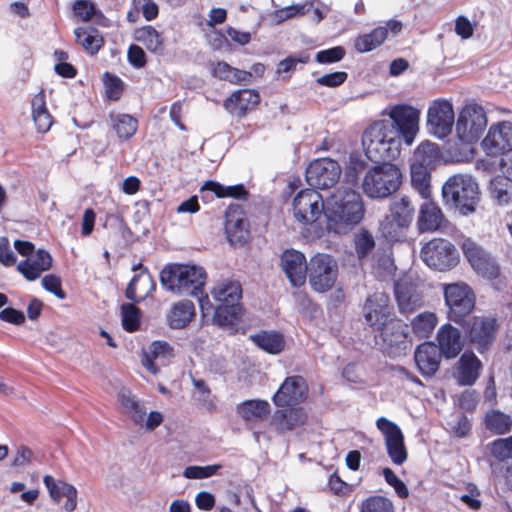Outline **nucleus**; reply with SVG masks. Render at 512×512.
<instances>
[{
  "label": "nucleus",
  "instance_id": "1",
  "mask_svg": "<svg viewBox=\"0 0 512 512\" xmlns=\"http://www.w3.org/2000/svg\"><path fill=\"white\" fill-rule=\"evenodd\" d=\"M389 298L385 293L371 295L364 306L366 321L380 329V337L390 354L398 355L409 345L407 326L390 318Z\"/></svg>",
  "mask_w": 512,
  "mask_h": 512
},
{
  "label": "nucleus",
  "instance_id": "2",
  "mask_svg": "<svg viewBox=\"0 0 512 512\" xmlns=\"http://www.w3.org/2000/svg\"><path fill=\"white\" fill-rule=\"evenodd\" d=\"M327 228L341 234L359 224L365 215L362 196L346 187L337 188L325 201Z\"/></svg>",
  "mask_w": 512,
  "mask_h": 512
},
{
  "label": "nucleus",
  "instance_id": "3",
  "mask_svg": "<svg viewBox=\"0 0 512 512\" xmlns=\"http://www.w3.org/2000/svg\"><path fill=\"white\" fill-rule=\"evenodd\" d=\"M401 143L397 130L388 120L374 122L362 136L365 154L373 162L396 159L400 155Z\"/></svg>",
  "mask_w": 512,
  "mask_h": 512
},
{
  "label": "nucleus",
  "instance_id": "4",
  "mask_svg": "<svg viewBox=\"0 0 512 512\" xmlns=\"http://www.w3.org/2000/svg\"><path fill=\"white\" fill-rule=\"evenodd\" d=\"M203 267L189 264H171L160 273V282L167 290L179 294L197 296L206 282Z\"/></svg>",
  "mask_w": 512,
  "mask_h": 512
},
{
  "label": "nucleus",
  "instance_id": "5",
  "mask_svg": "<svg viewBox=\"0 0 512 512\" xmlns=\"http://www.w3.org/2000/svg\"><path fill=\"white\" fill-rule=\"evenodd\" d=\"M442 197L446 205L462 215H469L475 211L479 199L478 184L468 174L452 175L442 186Z\"/></svg>",
  "mask_w": 512,
  "mask_h": 512
},
{
  "label": "nucleus",
  "instance_id": "6",
  "mask_svg": "<svg viewBox=\"0 0 512 512\" xmlns=\"http://www.w3.org/2000/svg\"><path fill=\"white\" fill-rule=\"evenodd\" d=\"M211 294L219 303L215 308L213 322L221 327L236 324L242 315V307L239 303L242 296L240 283L234 280H223L214 286Z\"/></svg>",
  "mask_w": 512,
  "mask_h": 512
},
{
  "label": "nucleus",
  "instance_id": "7",
  "mask_svg": "<svg viewBox=\"0 0 512 512\" xmlns=\"http://www.w3.org/2000/svg\"><path fill=\"white\" fill-rule=\"evenodd\" d=\"M401 171L385 162L369 168L362 179V190L371 199H384L395 193L401 184Z\"/></svg>",
  "mask_w": 512,
  "mask_h": 512
},
{
  "label": "nucleus",
  "instance_id": "8",
  "mask_svg": "<svg viewBox=\"0 0 512 512\" xmlns=\"http://www.w3.org/2000/svg\"><path fill=\"white\" fill-rule=\"evenodd\" d=\"M325 209V202L315 189L301 190L293 200L294 217L299 223L310 227L307 231L312 238L322 235L316 222L322 214L325 215Z\"/></svg>",
  "mask_w": 512,
  "mask_h": 512
},
{
  "label": "nucleus",
  "instance_id": "9",
  "mask_svg": "<svg viewBox=\"0 0 512 512\" xmlns=\"http://www.w3.org/2000/svg\"><path fill=\"white\" fill-rule=\"evenodd\" d=\"M414 214L415 208L408 197L394 198L390 202L389 214L380 222L382 235L390 241L397 240L402 231L410 226Z\"/></svg>",
  "mask_w": 512,
  "mask_h": 512
},
{
  "label": "nucleus",
  "instance_id": "10",
  "mask_svg": "<svg viewBox=\"0 0 512 512\" xmlns=\"http://www.w3.org/2000/svg\"><path fill=\"white\" fill-rule=\"evenodd\" d=\"M306 276L311 288L318 293L330 290L338 276V265L335 259L324 253L314 255L308 262Z\"/></svg>",
  "mask_w": 512,
  "mask_h": 512
},
{
  "label": "nucleus",
  "instance_id": "11",
  "mask_svg": "<svg viewBox=\"0 0 512 512\" xmlns=\"http://www.w3.org/2000/svg\"><path fill=\"white\" fill-rule=\"evenodd\" d=\"M421 259L432 269L447 271L457 265L458 253L450 241L435 238L422 247Z\"/></svg>",
  "mask_w": 512,
  "mask_h": 512
},
{
  "label": "nucleus",
  "instance_id": "12",
  "mask_svg": "<svg viewBox=\"0 0 512 512\" xmlns=\"http://www.w3.org/2000/svg\"><path fill=\"white\" fill-rule=\"evenodd\" d=\"M387 115L390 124L397 130L399 139L409 146L412 145L419 132L420 110L408 104H397L390 107Z\"/></svg>",
  "mask_w": 512,
  "mask_h": 512
},
{
  "label": "nucleus",
  "instance_id": "13",
  "mask_svg": "<svg viewBox=\"0 0 512 512\" xmlns=\"http://www.w3.org/2000/svg\"><path fill=\"white\" fill-rule=\"evenodd\" d=\"M487 126V118L481 106L466 105L460 112L456 122V132L463 142L476 141Z\"/></svg>",
  "mask_w": 512,
  "mask_h": 512
},
{
  "label": "nucleus",
  "instance_id": "14",
  "mask_svg": "<svg viewBox=\"0 0 512 512\" xmlns=\"http://www.w3.org/2000/svg\"><path fill=\"white\" fill-rule=\"evenodd\" d=\"M446 305L449 307L450 318L459 322L474 307V294L467 284L457 282L443 285Z\"/></svg>",
  "mask_w": 512,
  "mask_h": 512
},
{
  "label": "nucleus",
  "instance_id": "15",
  "mask_svg": "<svg viewBox=\"0 0 512 512\" xmlns=\"http://www.w3.org/2000/svg\"><path fill=\"white\" fill-rule=\"evenodd\" d=\"M376 427L384 437L387 454L395 465H402L408 458L404 435L400 427L385 417L376 421Z\"/></svg>",
  "mask_w": 512,
  "mask_h": 512
},
{
  "label": "nucleus",
  "instance_id": "16",
  "mask_svg": "<svg viewBox=\"0 0 512 512\" xmlns=\"http://www.w3.org/2000/svg\"><path fill=\"white\" fill-rule=\"evenodd\" d=\"M340 175V165L330 158L317 159L306 169V181L315 190L332 187L338 182Z\"/></svg>",
  "mask_w": 512,
  "mask_h": 512
},
{
  "label": "nucleus",
  "instance_id": "17",
  "mask_svg": "<svg viewBox=\"0 0 512 512\" xmlns=\"http://www.w3.org/2000/svg\"><path fill=\"white\" fill-rule=\"evenodd\" d=\"M455 114L452 104L445 99L435 100L427 111V127L437 138H445L452 131Z\"/></svg>",
  "mask_w": 512,
  "mask_h": 512
},
{
  "label": "nucleus",
  "instance_id": "18",
  "mask_svg": "<svg viewBox=\"0 0 512 512\" xmlns=\"http://www.w3.org/2000/svg\"><path fill=\"white\" fill-rule=\"evenodd\" d=\"M308 394V386L302 376L287 377L273 396V402L278 407L297 406Z\"/></svg>",
  "mask_w": 512,
  "mask_h": 512
},
{
  "label": "nucleus",
  "instance_id": "19",
  "mask_svg": "<svg viewBox=\"0 0 512 512\" xmlns=\"http://www.w3.org/2000/svg\"><path fill=\"white\" fill-rule=\"evenodd\" d=\"M482 148L488 155L503 154L512 149V122L504 121L491 126L482 141Z\"/></svg>",
  "mask_w": 512,
  "mask_h": 512
},
{
  "label": "nucleus",
  "instance_id": "20",
  "mask_svg": "<svg viewBox=\"0 0 512 512\" xmlns=\"http://www.w3.org/2000/svg\"><path fill=\"white\" fill-rule=\"evenodd\" d=\"M281 268L293 286L299 287L305 283L308 262L303 253L294 249L285 250L281 255Z\"/></svg>",
  "mask_w": 512,
  "mask_h": 512
},
{
  "label": "nucleus",
  "instance_id": "21",
  "mask_svg": "<svg viewBox=\"0 0 512 512\" xmlns=\"http://www.w3.org/2000/svg\"><path fill=\"white\" fill-rule=\"evenodd\" d=\"M174 357L173 348L165 341H154L142 353L141 363L153 375L158 374L160 366L167 365Z\"/></svg>",
  "mask_w": 512,
  "mask_h": 512
},
{
  "label": "nucleus",
  "instance_id": "22",
  "mask_svg": "<svg viewBox=\"0 0 512 512\" xmlns=\"http://www.w3.org/2000/svg\"><path fill=\"white\" fill-rule=\"evenodd\" d=\"M43 482L49 492L50 497L59 503L62 497L66 498L63 508L67 512H73L77 507V489L67 482L55 480L52 476L46 475Z\"/></svg>",
  "mask_w": 512,
  "mask_h": 512
},
{
  "label": "nucleus",
  "instance_id": "23",
  "mask_svg": "<svg viewBox=\"0 0 512 512\" xmlns=\"http://www.w3.org/2000/svg\"><path fill=\"white\" fill-rule=\"evenodd\" d=\"M307 422V414L301 407L288 406L287 408L277 410L272 418V425L275 429L284 433L292 431Z\"/></svg>",
  "mask_w": 512,
  "mask_h": 512
},
{
  "label": "nucleus",
  "instance_id": "24",
  "mask_svg": "<svg viewBox=\"0 0 512 512\" xmlns=\"http://www.w3.org/2000/svg\"><path fill=\"white\" fill-rule=\"evenodd\" d=\"M441 355L438 347L431 342L419 345L414 359L420 373L424 376L434 375L439 369Z\"/></svg>",
  "mask_w": 512,
  "mask_h": 512
},
{
  "label": "nucleus",
  "instance_id": "25",
  "mask_svg": "<svg viewBox=\"0 0 512 512\" xmlns=\"http://www.w3.org/2000/svg\"><path fill=\"white\" fill-rule=\"evenodd\" d=\"M133 270H139V273L134 275L128 284L126 297L132 301L138 302L144 300L155 290V282L141 264L134 266Z\"/></svg>",
  "mask_w": 512,
  "mask_h": 512
},
{
  "label": "nucleus",
  "instance_id": "26",
  "mask_svg": "<svg viewBox=\"0 0 512 512\" xmlns=\"http://www.w3.org/2000/svg\"><path fill=\"white\" fill-rule=\"evenodd\" d=\"M52 266V257L45 250H38L29 257L21 261L17 269L29 281L36 280L40 275L50 269Z\"/></svg>",
  "mask_w": 512,
  "mask_h": 512
},
{
  "label": "nucleus",
  "instance_id": "27",
  "mask_svg": "<svg viewBox=\"0 0 512 512\" xmlns=\"http://www.w3.org/2000/svg\"><path fill=\"white\" fill-rule=\"evenodd\" d=\"M497 329L493 318H475L470 328V339L479 352H483L494 340Z\"/></svg>",
  "mask_w": 512,
  "mask_h": 512
},
{
  "label": "nucleus",
  "instance_id": "28",
  "mask_svg": "<svg viewBox=\"0 0 512 512\" xmlns=\"http://www.w3.org/2000/svg\"><path fill=\"white\" fill-rule=\"evenodd\" d=\"M260 101V96L255 90L242 89L234 92L224 102L225 109L232 115L243 117L253 109Z\"/></svg>",
  "mask_w": 512,
  "mask_h": 512
},
{
  "label": "nucleus",
  "instance_id": "29",
  "mask_svg": "<svg viewBox=\"0 0 512 512\" xmlns=\"http://www.w3.org/2000/svg\"><path fill=\"white\" fill-rule=\"evenodd\" d=\"M395 296L402 312H412L422 305V294L418 287L406 279L396 282Z\"/></svg>",
  "mask_w": 512,
  "mask_h": 512
},
{
  "label": "nucleus",
  "instance_id": "30",
  "mask_svg": "<svg viewBox=\"0 0 512 512\" xmlns=\"http://www.w3.org/2000/svg\"><path fill=\"white\" fill-rule=\"evenodd\" d=\"M439 352L446 358H455L462 350L460 331L450 324L442 326L437 333Z\"/></svg>",
  "mask_w": 512,
  "mask_h": 512
},
{
  "label": "nucleus",
  "instance_id": "31",
  "mask_svg": "<svg viewBox=\"0 0 512 512\" xmlns=\"http://www.w3.org/2000/svg\"><path fill=\"white\" fill-rule=\"evenodd\" d=\"M225 231L233 245L243 244L248 238L247 222L242 211L229 209L226 213Z\"/></svg>",
  "mask_w": 512,
  "mask_h": 512
},
{
  "label": "nucleus",
  "instance_id": "32",
  "mask_svg": "<svg viewBox=\"0 0 512 512\" xmlns=\"http://www.w3.org/2000/svg\"><path fill=\"white\" fill-rule=\"evenodd\" d=\"M481 368L482 363L474 353H463L456 368L458 383L461 385L474 384L480 375Z\"/></svg>",
  "mask_w": 512,
  "mask_h": 512
},
{
  "label": "nucleus",
  "instance_id": "33",
  "mask_svg": "<svg viewBox=\"0 0 512 512\" xmlns=\"http://www.w3.org/2000/svg\"><path fill=\"white\" fill-rule=\"evenodd\" d=\"M446 219L442 210L431 201L423 203L418 217V228L421 232H434L445 225Z\"/></svg>",
  "mask_w": 512,
  "mask_h": 512
},
{
  "label": "nucleus",
  "instance_id": "34",
  "mask_svg": "<svg viewBox=\"0 0 512 512\" xmlns=\"http://www.w3.org/2000/svg\"><path fill=\"white\" fill-rule=\"evenodd\" d=\"M237 413L245 422H259L270 414V404L265 400H246L237 406Z\"/></svg>",
  "mask_w": 512,
  "mask_h": 512
},
{
  "label": "nucleus",
  "instance_id": "35",
  "mask_svg": "<svg viewBox=\"0 0 512 512\" xmlns=\"http://www.w3.org/2000/svg\"><path fill=\"white\" fill-rule=\"evenodd\" d=\"M32 118L38 132L45 133L52 126V116L46 106V97L43 90L38 92L31 100Z\"/></svg>",
  "mask_w": 512,
  "mask_h": 512
},
{
  "label": "nucleus",
  "instance_id": "36",
  "mask_svg": "<svg viewBox=\"0 0 512 512\" xmlns=\"http://www.w3.org/2000/svg\"><path fill=\"white\" fill-rule=\"evenodd\" d=\"M195 316V306L190 300L174 304L167 316L168 325L173 329L186 327Z\"/></svg>",
  "mask_w": 512,
  "mask_h": 512
},
{
  "label": "nucleus",
  "instance_id": "37",
  "mask_svg": "<svg viewBox=\"0 0 512 512\" xmlns=\"http://www.w3.org/2000/svg\"><path fill=\"white\" fill-rule=\"evenodd\" d=\"M118 397L121 405L125 409V413L136 425L142 426L146 416V408L144 405L126 389H121L118 393Z\"/></svg>",
  "mask_w": 512,
  "mask_h": 512
},
{
  "label": "nucleus",
  "instance_id": "38",
  "mask_svg": "<svg viewBox=\"0 0 512 512\" xmlns=\"http://www.w3.org/2000/svg\"><path fill=\"white\" fill-rule=\"evenodd\" d=\"M252 341L270 354H279L285 347L284 336L276 331H263L251 336Z\"/></svg>",
  "mask_w": 512,
  "mask_h": 512
},
{
  "label": "nucleus",
  "instance_id": "39",
  "mask_svg": "<svg viewBox=\"0 0 512 512\" xmlns=\"http://www.w3.org/2000/svg\"><path fill=\"white\" fill-rule=\"evenodd\" d=\"M439 149L435 143L422 142L414 151L412 165L433 169L439 160Z\"/></svg>",
  "mask_w": 512,
  "mask_h": 512
},
{
  "label": "nucleus",
  "instance_id": "40",
  "mask_svg": "<svg viewBox=\"0 0 512 512\" xmlns=\"http://www.w3.org/2000/svg\"><path fill=\"white\" fill-rule=\"evenodd\" d=\"M213 75L221 80H226L234 84L248 82L252 77L250 72L236 69L223 61L217 62L214 65Z\"/></svg>",
  "mask_w": 512,
  "mask_h": 512
},
{
  "label": "nucleus",
  "instance_id": "41",
  "mask_svg": "<svg viewBox=\"0 0 512 512\" xmlns=\"http://www.w3.org/2000/svg\"><path fill=\"white\" fill-rule=\"evenodd\" d=\"M135 39L141 42L150 52L158 53L163 49V38L160 33L150 25L137 29Z\"/></svg>",
  "mask_w": 512,
  "mask_h": 512
},
{
  "label": "nucleus",
  "instance_id": "42",
  "mask_svg": "<svg viewBox=\"0 0 512 512\" xmlns=\"http://www.w3.org/2000/svg\"><path fill=\"white\" fill-rule=\"evenodd\" d=\"M387 38L386 27H377L372 32L359 36L355 40V48L358 52H369L380 46Z\"/></svg>",
  "mask_w": 512,
  "mask_h": 512
},
{
  "label": "nucleus",
  "instance_id": "43",
  "mask_svg": "<svg viewBox=\"0 0 512 512\" xmlns=\"http://www.w3.org/2000/svg\"><path fill=\"white\" fill-rule=\"evenodd\" d=\"M76 41L86 51L95 54L103 43L102 36L93 28H77L74 31Z\"/></svg>",
  "mask_w": 512,
  "mask_h": 512
},
{
  "label": "nucleus",
  "instance_id": "44",
  "mask_svg": "<svg viewBox=\"0 0 512 512\" xmlns=\"http://www.w3.org/2000/svg\"><path fill=\"white\" fill-rule=\"evenodd\" d=\"M432 169L411 164V183L422 198H429L431 194L430 179Z\"/></svg>",
  "mask_w": 512,
  "mask_h": 512
},
{
  "label": "nucleus",
  "instance_id": "45",
  "mask_svg": "<svg viewBox=\"0 0 512 512\" xmlns=\"http://www.w3.org/2000/svg\"><path fill=\"white\" fill-rule=\"evenodd\" d=\"M486 428L495 434H505L510 431L512 420L509 415L498 410H492L485 417Z\"/></svg>",
  "mask_w": 512,
  "mask_h": 512
},
{
  "label": "nucleus",
  "instance_id": "46",
  "mask_svg": "<svg viewBox=\"0 0 512 512\" xmlns=\"http://www.w3.org/2000/svg\"><path fill=\"white\" fill-rule=\"evenodd\" d=\"M112 123L118 137L124 140L132 137L138 127L137 120L128 114L112 116Z\"/></svg>",
  "mask_w": 512,
  "mask_h": 512
},
{
  "label": "nucleus",
  "instance_id": "47",
  "mask_svg": "<svg viewBox=\"0 0 512 512\" xmlns=\"http://www.w3.org/2000/svg\"><path fill=\"white\" fill-rule=\"evenodd\" d=\"M202 190L212 191L219 198L233 197L241 199L246 196V190L244 189L243 185L223 186L214 181L205 182L202 186Z\"/></svg>",
  "mask_w": 512,
  "mask_h": 512
},
{
  "label": "nucleus",
  "instance_id": "48",
  "mask_svg": "<svg viewBox=\"0 0 512 512\" xmlns=\"http://www.w3.org/2000/svg\"><path fill=\"white\" fill-rule=\"evenodd\" d=\"M313 1H308L304 4H297L276 10L272 14V19L275 24H280L285 20L295 16H302L307 14L313 8Z\"/></svg>",
  "mask_w": 512,
  "mask_h": 512
},
{
  "label": "nucleus",
  "instance_id": "49",
  "mask_svg": "<svg viewBox=\"0 0 512 512\" xmlns=\"http://www.w3.org/2000/svg\"><path fill=\"white\" fill-rule=\"evenodd\" d=\"M437 319L433 313H422L417 315L412 321L413 332L419 338L428 337L436 325Z\"/></svg>",
  "mask_w": 512,
  "mask_h": 512
},
{
  "label": "nucleus",
  "instance_id": "50",
  "mask_svg": "<svg viewBox=\"0 0 512 512\" xmlns=\"http://www.w3.org/2000/svg\"><path fill=\"white\" fill-rule=\"evenodd\" d=\"M461 249L472 268L479 266V262L488 255L482 247L469 238L463 240Z\"/></svg>",
  "mask_w": 512,
  "mask_h": 512
},
{
  "label": "nucleus",
  "instance_id": "51",
  "mask_svg": "<svg viewBox=\"0 0 512 512\" xmlns=\"http://www.w3.org/2000/svg\"><path fill=\"white\" fill-rule=\"evenodd\" d=\"M360 512H394V506L388 498L372 496L362 502Z\"/></svg>",
  "mask_w": 512,
  "mask_h": 512
},
{
  "label": "nucleus",
  "instance_id": "52",
  "mask_svg": "<svg viewBox=\"0 0 512 512\" xmlns=\"http://www.w3.org/2000/svg\"><path fill=\"white\" fill-rule=\"evenodd\" d=\"M122 325L128 332H134L140 324L139 309L133 304L122 305Z\"/></svg>",
  "mask_w": 512,
  "mask_h": 512
},
{
  "label": "nucleus",
  "instance_id": "53",
  "mask_svg": "<svg viewBox=\"0 0 512 512\" xmlns=\"http://www.w3.org/2000/svg\"><path fill=\"white\" fill-rule=\"evenodd\" d=\"M473 269L479 275L487 279H496L500 274V268L490 254L486 255V257L479 262V266H474Z\"/></svg>",
  "mask_w": 512,
  "mask_h": 512
},
{
  "label": "nucleus",
  "instance_id": "54",
  "mask_svg": "<svg viewBox=\"0 0 512 512\" xmlns=\"http://www.w3.org/2000/svg\"><path fill=\"white\" fill-rule=\"evenodd\" d=\"M508 181L506 177H497L490 182V193L499 204H506L510 200V194L507 189Z\"/></svg>",
  "mask_w": 512,
  "mask_h": 512
},
{
  "label": "nucleus",
  "instance_id": "55",
  "mask_svg": "<svg viewBox=\"0 0 512 512\" xmlns=\"http://www.w3.org/2000/svg\"><path fill=\"white\" fill-rule=\"evenodd\" d=\"M220 468V464L207 466H188L185 468L183 475L188 479H205L217 474Z\"/></svg>",
  "mask_w": 512,
  "mask_h": 512
},
{
  "label": "nucleus",
  "instance_id": "56",
  "mask_svg": "<svg viewBox=\"0 0 512 512\" xmlns=\"http://www.w3.org/2000/svg\"><path fill=\"white\" fill-rule=\"evenodd\" d=\"M74 14L84 22L90 21L97 13L93 2L89 0H77L73 4Z\"/></svg>",
  "mask_w": 512,
  "mask_h": 512
},
{
  "label": "nucleus",
  "instance_id": "57",
  "mask_svg": "<svg viewBox=\"0 0 512 512\" xmlns=\"http://www.w3.org/2000/svg\"><path fill=\"white\" fill-rule=\"evenodd\" d=\"M373 236L366 230H362L355 237V246L360 258L365 257L374 248Z\"/></svg>",
  "mask_w": 512,
  "mask_h": 512
},
{
  "label": "nucleus",
  "instance_id": "58",
  "mask_svg": "<svg viewBox=\"0 0 512 512\" xmlns=\"http://www.w3.org/2000/svg\"><path fill=\"white\" fill-rule=\"evenodd\" d=\"M491 452L499 460L512 458V436L495 440Z\"/></svg>",
  "mask_w": 512,
  "mask_h": 512
},
{
  "label": "nucleus",
  "instance_id": "59",
  "mask_svg": "<svg viewBox=\"0 0 512 512\" xmlns=\"http://www.w3.org/2000/svg\"><path fill=\"white\" fill-rule=\"evenodd\" d=\"M385 481L394 488L397 495L406 498L409 494L408 489L403 481H401L390 468L383 469Z\"/></svg>",
  "mask_w": 512,
  "mask_h": 512
},
{
  "label": "nucleus",
  "instance_id": "60",
  "mask_svg": "<svg viewBox=\"0 0 512 512\" xmlns=\"http://www.w3.org/2000/svg\"><path fill=\"white\" fill-rule=\"evenodd\" d=\"M193 386L197 390V400L202 402V404L207 407H213V399L211 397V391L205 381L201 379H192Z\"/></svg>",
  "mask_w": 512,
  "mask_h": 512
},
{
  "label": "nucleus",
  "instance_id": "61",
  "mask_svg": "<svg viewBox=\"0 0 512 512\" xmlns=\"http://www.w3.org/2000/svg\"><path fill=\"white\" fill-rule=\"evenodd\" d=\"M476 24L472 23L466 16H459L455 20V33L463 40L473 36Z\"/></svg>",
  "mask_w": 512,
  "mask_h": 512
},
{
  "label": "nucleus",
  "instance_id": "62",
  "mask_svg": "<svg viewBox=\"0 0 512 512\" xmlns=\"http://www.w3.org/2000/svg\"><path fill=\"white\" fill-rule=\"evenodd\" d=\"M345 55V50L340 47H333L327 50L319 51L316 54V60L319 63H334L340 61Z\"/></svg>",
  "mask_w": 512,
  "mask_h": 512
},
{
  "label": "nucleus",
  "instance_id": "63",
  "mask_svg": "<svg viewBox=\"0 0 512 512\" xmlns=\"http://www.w3.org/2000/svg\"><path fill=\"white\" fill-rule=\"evenodd\" d=\"M43 287L57 296L59 299H64L66 297L65 292L61 289V281L60 278L55 275H46L42 279Z\"/></svg>",
  "mask_w": 512,
  "mask_h": 512
},
{
  "label": "nucleus",
  "instance_id": "64",
  "mask_svg": "<svg viewBox=\"0 0 512 512\" xmlns=\"http://www.w3.org/2000/svg\"><path fill=\"white\" fill-rule=\"evenodd\" d=\"M128 61L135 68H142L146 64V55L143 49L135 44H132L128 49Z\"/></svg>",
  "mask_w": 512,
  "mask_h": 512
}]
</instances>
